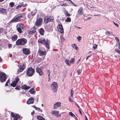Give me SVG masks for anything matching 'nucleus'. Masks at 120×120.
I'll list each match as a JSON object with an SVG mask.
<instances>
[{"label":"nucleus","instance_id":"obj_1","mask_svg":"<svg viewBox=\"0 0 120 120\" xmlns=\"http://www.w3.org/2000/svg\"><path fill=\"white\" fill-rule=\"evenodd\" d=\"M25 15L26 14L24 13L21 14L18 16L12 19L10 22H16L24 21L26 19Z\"/></svg>","mask_w":120,"mask_h":120},{"label":"nucleus","instance_id":"obj_2","mask_svg":"<svg viewBox=\"0 0 120 120\" xmlns=\"http://www.w3.org/2000/svg\"><path fill=\"white\" fill-rule=\"evenodd\" d=\"M38 42L39 43H44L46 47L48 49H49L50 41L48 40L47 39H46L45 38H40L38 40Z\"/></svg>","mask_w":120,"mask_h":120},{"label":"nucleus","instance_id":"obj_3","mask_svg":"<svg viewBox=\"0 0 120 120\" xmlns=\"http://www.w3.org/2000/svg\"><path fill=\"white\" fill-rule=\"evenodd\" d=\"M27 40L25 38H22L18 40L16 42V44L17 45H23L25 44L27 42Z\"/></svg>","mask_w":120,"mask_h":120},{"label":"nucleus","instance_id":"obj_4","mask_svg":"<svg viewBox=\"0 0 120 120\" xmlns=\"http://www.w3.org/2000/svg\"><path fill=\"white\" fill-rule=\"evenodd\" d=\"M34 73V70L31 67H29L26 71L27 75L29 76H31Z\"/></svg>","mask_w":120,"mask_h":120},{"label":"nucleus","instance_id":"obj_5","mask_svg":"<svg viewBox=\"0 0 120 120\" xmlns=\"http://www.w3.org/2000/svg\"><path fill=\"white\" fill-rule=\"evenodd\" d=\"M6 79V74L3 72H0V81L1 82H5Z\"/></svg>","mask_w":120,"mask_h":120},{"label":"nucleus","instance_id":"obj_6","mask_svg":"<svg viewBox=\"0 0 120 120\" xmlns=\"http://www.w3.org/2000/svg\"><path fill=\"white\" fill-rule=\"evenodd\" d=\"M52 90L54 92H56L57 89V84L55 82H53L51 86Z\"/></svg>","mask_w":120,"mask_h":120},{"label":"nucleus","instance_id":"obj_7","mask_svg":"<svg viewBox=\"0 0 120 120\" xmlns=\"http://www.w3.org/2000/svg\"><path fill=\"white\" fill-rule=\"evenodd\" d=\"M43 20V19L41 18H39L37 19L36 21L34 26L38 27L40 26L41 25Z\"/></svg>","mask_w":120,"mask_h":120},{"label":"nucleus","instance_id":"obj_8","mask_svg":"<svg viewBox=\"0 0 120 120\" xmlns=\"http://www.w3.org/2000/svg\"><path fill=\"white\" fill-rule=\"evenodd\" d=\"M19 80V78L18 77H16L15 78L14 81L11 84V86L14 87H15Z\"/></svg>","mask_w":120,"mask_h":120},{"label":"nucleus","instance_id":"obj_9","mask_svg":"<svg viewBox=\"0 0 120 120\" xmlns=\"http://www.w3.org/2000/svg\"><path fill=\"white\" fill-rule=\"evenodd\" d=\"M38 52L39 55L40 56H43L45 55L44 57H43V59L45 58V56L46 54L45 50V49L43 51L40 49H39L38 50Z\"/></svg>","mask_w":120,"mask_h":120},{"label":"nucleus","instance_id":"obj_10","mask_svg":"<svg viewBox=\"0 0 120 120\" xmlns=\"http://www.w3.org/2000/svg\"><path fill=\"white\" fill-rule=\"evenodd\" d=\"M57 28L58 31L61 33L64 32V29L62 24H58Z\"/></svg>","mask_w":120,"mask_h":120},{"label":"nucleus","instance_id":"obj_11","mask_svg":"<svg viewBox=\"0 0 120 120\" xmlns=\"http://www.w3.org/2000/svg\"><path fill=\"white\" fill-rule=\"evenodd\" d=\"M36 29L35 26H34L32 27L30 29V31L29 32V34H32L35 33L36 32Z\"/></svg>","mask_w":120,"mask_h":120},{"label":"nucleus","instance_id":"obj_12","mask_svg":"<svg viewBox=\"0 0 120 120\" xmlns=\"http://www.w3.org/2000/svg\"><path fill=\"white\" fill-rule=\"evenodd\" d=\"M36 71L37 73H38L40 76L42 75L43 74V70H42L39 67H37L36 68Z\"/></svg>","mask_w":120,"mask_h":120},{"label":"nucleus","instance_id":"obj_13","mask_svg":"<svg viewBox=\"0 0 120 120\" xmlns=\"http://www.w3.org/2000/svg\"><path fill=\"white\" fill-rule=\"evenodd\" d=\"M22 51L23 53L25 55H28L30 53V50L26 48H23Z\"/></svg>","mask_w":120,"mask_h":120},{"label":"nucleus","instance_id":"obj_14","mask_svg":"<svg viewBox=\"0 0 120 120\" xmlns=\"http://www.w3.org/2000/svg\"><path fill=\"white\" fill-rule=\"evenodd\" d=\"M25 64H23L19 67V69H18V72H21L23 71L24 69Z\"/></svg>","mask_w":120,"mask_h":120},{"label":"nucleus","instance_id":"obj_15","mask_svg":"<svg viewBox=\"0 0 120 120\" xmlns=\"http://www.w3.org/2000/svg\"><path fill=\"white\" fill-rule=\"evenodd\" d=\"M17 26L20 28L22 30H25L26 28V27L24 24L22 23H18L16 25Z\"/></svg>","mask_w":120,"mask_h":120},{"label":"nucleus","instance_id":"obj_16","mask_svg":"<svg viewBox=\"0 0 120 120\" xmlns=\"http://www.w3.org/2000/svg\"><path fill=\"white\" fill-rule=\"evenodd\" d=\"M34 102V99L32 97H31L29 98L26 102V103L28 104H33Z\"/></svg>","mask_w":120,"mask_h":120},{"label":"nucleus","instance_id":"obj_17","mask_svg":"<svg viewBox=\"0 0 120 120\" xmlns=\"http://www.w3.org/2000/svg\"><path fill=\"white\" fill-rule=\"evenodd\" d=\"M7 13V11L6 9H4L3 8H0V14L6 15Z\"/></svg>","mask_w":120,"mask_h":120},{"label":"nucleus","instance_id":"obj_18","mask_svg":"<svg viewBox=\"0 0 120 120\" xmlns=\"http://www.w3.org/2000/svg\"><path fill=\"white\" fill-rule=\"evenodd\" d=\"M78 13L79 15H82L84 13L83 8L82 7H80L78 11Z\"/></svg>","mask_w":120,"mask_h":120},{"label":"nucleus","instance_id":"obj_19","mask_svg":"<svg viewBox=\"0 0 120 120\" xmlns=\"http://www.w3.org/2000/svg\"><path fill=\"white\" fill-rule=\"evenodd\" d=\"M61 103L60 102H57L55 104L54 106L53 109H55L61 106Z\"/></svg>","mask_w":120,"mask_h":120},{"label":"nucleus","instance_id":"obj_20","mask_svg":"<svg viewBox=\"0 0 120 120\" xmlns=\"http://www.w3.org/2000/svg\"><path fill=\"white\" fill-rule=\"evenodd\" d=\"M30 87L27 86L26 85H24L21 86V88L25 90H27L30 88Z\"/></svg>","mask_w":120,"mask_h":120},{"label":"nucleus","instance_id":"obj_21","mask_svg":"<svg viewBox=\"0 0 120 120\" xmlns=\"http://www.w3.org/2000/svg\"><path fill=\"white\" fill-rule=\"evenodd\" d=\"M51 114H54L55 116H58L59 113V112L58 111L54 110L51 112Z\"/></svg>","mask_w":120,"mask_h":120},{"label":"nucleus","instance_id":"obj_22","mask_svg":"<svg viewBox=\"0 0 120 120\" xmlns=\"http://www.w3.org/2000/svg\"><path fill=\"white\" fill-rule=\"evenodd\" d=\"M54 19V18H52V17L51 18H49V19L48 20H46V22H45V23L46 24H47L48 22H53V23L54 22V21L53 20Z\"/></svg>","mask_w":120,"mask_h":120},{"label":"nucleus","instance_id":"obj_23","mask_svg":"<svg viewBox=\"0 0 120 120\" xmlns=\"http://www.w3.org/2000/svg\"><path fill=\"white\" fill-rule=\"evenodd\" d=\"M44 30L42 28H41L39 30V32L40 34L42 35H44Z\"/></svg>","mask_w":120,"mask_h":120},{"label":"nucleus","instance_id":"obj_24","mask_svg":"<svg viewBox=\"0 0 120 120\" xmlns=\"http://www.w3.org/2000/svg\"><path fill=\"white\" fill-rule=\"evenodd\" d=\"M64 14L67 16H69L71 15L69 13L68 11L65 9V11H64Z\"/></svg>","mask_w":120,"mask_h":120},{"label":"nucleus","instance_id":"obj_25","mask_svg":"<svg viewBox=\"0 0 120 120\" xmlns=\"http://www.w3.org/2000/svg\"><path fill=\"white\" fill-rule=\"evenodd\" d=\"M16 27L17 28V30L20 33H21L22 32V29L18 27L17 26H16Z\"/></svg>","mask_w":120,"mask_h":120},{"label":"nucleus","instance_id":"obj_26","mask_svg":"<svg viewBox=\"0 0 120 120\" xmlns=\"http://www.w3.org/2000/svg\"><path fill=\"white\" fill-rule=\"evenodd\" d=\"M36 12L37 11L36 10H34L31 12L30 14L32 16H33L35 14Z\"/></svg>","mask_w":120,"mask_h":120},{"label":"nucleus","instance_id":"obj_27","mask_svg":"<svg viewBox=\"0 0 120 120\" xmlns=\"http://www.w3.org/2000/svg\"><path fill=\"white\" fill-rule=\"evenodd\" d=\"M37 118L39 120H45V119L44 118L40 116H37Z\"/></svg>","mask_w":120,"mask_h":120},{"label":"nucleus","instance_id":"obj_28","mask_svg":"<svg viewBox=\"0 0 120 120\" xmlns=\"http://www.w3.org/2000/svg\"><path fill=\"white\" fill-rule=\"evenodd\" d=\"M116 41L117 42H118L119 46H118V48L119 49H120V41H119V38H115Z\"/></svg>","mask_w":120,"mask_h":120},{"label":"nucleus","instance_id":"obj_29","mask_svg":"<svg viewBox=\"0 0 120 120\" xmlns=\"http://www.w3.org/2000/svg\"><path fill=\"white\" fill-rule=\"evenodd\" d=\"M51 18V16H50L49 17L48 16H47L44 17V21L45 22H46V20H48L49 18Z\"/></svg>","mask_w":120,"mask_h":120},{"label":"nucleus","instance_id":"obj_30","mask_svg":"<svg viewBox=\"0 0 120 120\" xmlns=\"http://www.w3.org/2000/svg\"><path fill=\"white\" fill-rule=\"evenodd\" d=\"M71 46L74 48H75L76 50L78 49V48L76 45L75 44H72L71 45Z\"/></svg>","mask_w":120,"mask_h":120},{"label":"nucleus","instance_id":"obj_31","mask_svg":"<svg viewBox=\"0 0 120 120\" xmlns=\"http://www.w3.org/2000/svg\"><path fill=\"white\" fill-rule=\"evenodd\" d=\"M71 21V19L69 17H67L65 20V21L66 22H70Z\"/></svg>","mask_w":120,"mask_h":120},{"label":"nucleus","instance_id":"obj_32","mask_svg":"<svg viewBox=\"0 0 120 120\" xmlns=\"http://www.w3.org/2000/svg\"><path fill=\"white\" fill-rule=\"evenodd\" d=\"M29 92L31 94H34L35 93L34 89L33 88H31L29 90Z\"/></svg>","mask_w":120,"mask_h":120},{"label":"nucleus","instance_id":"obj_33","mask_svg":"<svg viewBox=\"0 0 120 120\" xmlns=\"http://www.w3.org/2000/svg\"><path fill=\"white\" fill-rule=\"evenodd\" d=\"M4 29L2 28H0V34L4 32Z\"/></svg>","mask_w":120,"mask_h":120},{"label":"nucleus","instance_id":"obj_34","mask_svg":"<svg viewBox=\"0 0 120 120\" xmlns=\"http://www.w3.org/2000/svg\"><path fill=\"white\" fill-rule=\"evenodd\" d=\"M65 63L68 65L70 66V64L69 63V61L68 60H65Z\"/></svg>","mask_w":120,"mask_h":120},{"label":"nucleus","instance_id":"obj_35","mask_svg":"<svg viewBox=\"0 0 120 120\" xmlns=\"http://www.w3.org/2000/svg\"><path fill=\"white\" fill-rule=\"evenodd\" d=\"M47 74L48 75V76L49 77L50 76V70H47Z\"/></svg>","mask_w":120,"mask_h":120},{"label":"nucleus","instance_id":"obj_36","mask_svg":"<svg viewBox=\"0 0 120 120\" xmlns=\"http://www.w3.org/2000/svg\"><path fill=\"white\" fill-rule=\"evenodd\" d=\"M69 115L71 116L74 117L75 116V115H74V114L71 112H69Z\"/></svg>","mask_w":120,"mask_h":120},{"label":"nucleus","instance_id":"obj_37","mask_svg":"<svg viewBox=\"0 0 120 120\" xmlns=\"http://www.w3.org/2000/svg\"><path fill=\"white\" fill-rule=\"evenodd\" d=\"M36 110L42 112V110L40 109V108L36 107L35 109Z\"/></svg>","mask_w":120,"mask_h":120},{"label":"nucleus","instance_id":"obj_38","mask_svg":"<svg viewBox=\"0 0 120 120\" xmlns=\"http://www.w3.org/2000/svg\"><path fill=\"white\" fill-rule=\"evenodd\" d=\"M14 3L13 2L10 3L9 5H10L11 7H12L14 6Z\"/></svg>","mask_w":120,"mask_h":120},{"label":"nucleus","instance_id":"obj_39","mask_svg":"<svg viewBox=\"0 0 120 120\" xmlns=\"http://www.w3.org/2000/svg\"><path fill=\"white\" fill-rule=\"evenodd\" d=\"M22 6H23L22 5H19L16 7V9H18L21 8Z\"/></svg>","mask_w":120,"mask_h":120},{"label":"nucleus","instance_id":"obj_40","mask_svg":"<svg viewBox=\"0 0 120 120\" xmlns=\"http://www.w3.org/2000/svg\"><path fill=\"white\" fill-rule=\"evenodd\" d=\"M74 93V91L73 90V89L72 88L71 89V97H72Z\"/></svg>","mask_w":120,"mask_h":120},{"label":"nucleus","instance_id":"obj_41","mask_svg":"<svg viewBox=\"0 0 120 120\" xmlns=\"http://www.w3.org/2000/svg\"><path fill=\"white\" fill-rule=\"evenodd\" d=\"M75 61L74 58H71L70 61V63H71L73 64Z\"/></svg>","mask_w":120,"mask_h":120},{"label":"nucleus","instance_id":"obj_42","mask_svg":"<svg viewBox=\"0 0 120 120\" xmlns=\"http://www.w3.org/2000/svg\"><path fill=\"white\" fill-rule=\"evenodd\" d=\"M97 47V45L96 44H94L93 47V48L94 49H95Z\"/></svg>","mask_w":120,"mask_h":120},{"label":"nucleus","instance_id":"obj_43","mask_svg":"<svg viewBox=\"0 0 120 120\" xmlns=\"http://www.w3.org/2000/svg\"><path fill=\"white\" fill-rule=\"evenodd\" d=\"M115 51L117 52L118 53L120 54V50H119L117 49H115Z\"/></svg>","mask_w":120,"mask_h":120},{"label":"nucleus","instance_id":"obj_44","mask_svg":"<svg viewBox=\"0 0 120 120\" xmlns=\"http://www.w3.org/2000/svg\"><path fill=\"white\" fill-rule=\"evenodd\" d=\"M8 46L9 48H11L12 47V45L11 44H8Z\"/></svg>","mask_w":120,"mask_h":120},{"label":"nucleus","instance_id":"obj_45","mask_svg":"<svg viewBox=\"0 0 120 120\" xmlns=\"http://www.w3.org/2000/svg\"><path fill=\"white\" fill-rule=\"evenodd\" d=\"M20 88V87L19 86H17L15 88V89L18 90H19Z\"/></svg>","mask_w":120,"mask_h":120},{"label":"nucleus","instance_id":"obj_46","mask_svg":"<svg viewBox=\"0 0 120 120\" xmlns=\"http://www.w3.org/2000/svg\"><path fill=\"white\" fill-rule=\"evenodd\" d=\"M60 40L61 42H63L64 40V38H60Z\"/></svg>","mask_w":120,"mask_h":120},{"label":"nucleus","instance_id":"obj_47","mask_svg":"<svg viewBox=\"0 0 120 120\" xmlns=\"http://www.w3.org/2000/svg\"><path fill=\"white\" fill-rule=\"evenodd\" d=\"M113 22L114 23V24H115V25L117 27H119V26L116 23H115V22H114L113 21Z\"/></svg>","mask_w":120,"mask_h":120},{"label":"nucleus","instance_id":"obj_48","mask_svg":"<svg viewBox=\"0 0 120 120\" xmlns=\"http://www.w3.org/2000/svg\"><path fill=\"white\" fill-rule=\"evenodd\" d=\"M9 82H8V81H7L6 82V83L5 84V86H7L8 85V83Z\"/></svg>","mask_w":120,"mask_h":120},{"label":"nucleus","instance_id":"obj_49","mask_svg":"<svg viewBox=\"0 0 120 120\" xmlns=\"http://www.w3.org/2000/svg\"><path fill=\"white\" fill-rule=\"evenodd\" d=\"M68 99H69V100L70 102H73V100L71 99V98L70 97H69Z\"/></svg>","mask_w":120,"mask_h":120},{"label":"nucleus","instance_id":"obj_50","mask_svg":"<svg viewBox=\"0 0 120 120\" xmlns=\"http://www.w3.org/2000/svg\"><path fill=\"white\" fill-rule=\"evenodd\" d=\"M17 38H12V40L13 41H16L17 39Z\"/></svg>","mask_w":120,"mask_h":120},{"label":"nucleus","instance_id":"obj_51","mask_svg":"<svg viewBox=\"0 0 120 120\" xmlns=\"http://www.w3.org/2000/svg\"><path fill=\"white\" fill-rule=\"evenodd\" d=\"M11 38H18V36L16 35H14Z\"/></svg>","mask_w":120,"mask_h":120},{"label":"nucleus","instance_id":"obj_52","mask_svg":"<svg viewBox=\"0 0 120 120\" xmlns=\"http://www.w3.org/2000/svg\"><path fill=\"white\" fill-rule=\"evenodd\" d=\"M31 15L30 14H29L28 15V17L29 18H31V17L30 16V15Z\"/></svg>","mask_w":120,"mask_h":120},{"label":"nucleus","instance_id":"obj_53","mask_svg":"<svg viewBox=\"0 0 120 120\" xmlns=\"http://www.w3.org/2000/svg\"><path fill=\"white\" fill-rule=\"evenodd\" d=\"M75 104L77 106L78 108H79V109H80V108L79 106V105L77 104L75 102Z\"/></svg>","mask_w":120,"mask_h":120},{"label":"nucleus","instance_id":"obj_54","mask_svg":"<svg viewBox=\"0 0 120 120\" xmlns=\"http://www.w3.org/2000/svg\"><path fill=\"white\" fill-rule=\"evenodd\" d=\"M77 73L78 74V75L80 74H81L80 72L78 70L77 71Z\"/></svg>","mask_w":120,"mask_h":120},{"label":"nucleus","instance_id":"obj_55","mask_svg":"<svg viewBox=\"0 0 120 120\" xmlns=\"http://www.w3.org/2000/svg\"><path fill=\"white\" fill-rule=\"evenodd\" d=\"M105 33H106V34H110V33L109 31H106L105 32Z\"/></svg>","mask_w":120,"mask_h":120},{"label":"nucleus","instance_id":"obj_56","mask_svg":"<svg viewBox=\"0 0 120 120\" xmlns=\"http://www.w3.org/2000/svg\"><path fill=\"white\" fill-rule=\"evenodd\" d=\"M64 4V6H68V4L67 3H65Z\"/></svg>","mask_w":120,"mask_h":120},{"label":"nucleus","instance_id":"obj_57","mask_svg":"<svg viewBox=\"0 0 120 120\" xmlns=\"http://www.w3.org/2000/svg\"><path fill=\"white\" fill-rule=\"evenodd\" d=\"M79 41H80L81 40V38H77Z\"/></svg>","mask_w":120,"mask_h":120},{"label":"nucleus","instance_id":"obj_58","mask_svg":"<svg viewBox=\"0 0 120 120\" xmlns=\"http://www.w3.org/2000/svg\"><path fill=\"white\" fill-rule=\"evenodd\" d=\"M91 55H90V56H88L86 58V60H87L88 59V58L89 57H90V56Z\"/></svg>","mask_w":120,"mask_h":120},{"label":"nucleus","instance_id":"obj_59","mask_svg":"<svg viewBox=\"0 0 120 120\" xmlns=\"http://www.w3.org/2000/svg\"><path fill=\"white\" fill-rule=\"evenodd\" d=\"M50 79H51V78H50V77L49 76V78L48 79V81H50Z\"/></svg>","mask_w":120,"mask_h":120},{"label":"nucleus","instance_id":"obj_60","mask_svg":"<svg viewBox=\"0 0 120 120\" xmlns=\"http://www.w3.org/2000/svg\"><path fill=\"white\" fill-rule=\"evenodd\" d=\"M34 111H33V112H32L31 113V115H33L34 114Z\"/></svg>","mask_w":120,"mask_h":120},{"label":"nucleus","instance_id":"obj_61","mask_svg":"<svg viewBox=\"0 0 120 120\" xmlns=\"http://www.w3.org/2000/svg\"><path fill=\"white\" fill-rule=\"evenodd\" d=\"M79 112L80 113L81 115H82V112H81V111L80 110V109H79Z\"/></svg>","mask_w":120,"mask_h":120},{"label":"nucleus","instance_id":"obj_62","mask_svg":"<svg viewBox=\"0 0 120 120\" xmlns=\"http://www.w3.org/2000/svg\"><path fill=\"white\" fill-rule=\"evenodd\" d=\"M85 120H88L86 116H85Z\"/></svg>","mask_w":120,"mask_h":120},{"label":"nucleus","instance_id":"obj_63","mask_svg":"<svg viewBox=\"0 0 120 120\" xmlns=\"http://www.w3.org/2000/svg\"><path fill=\"white\" fill-rule=\"evenodd\" d=\"M33 107H34V108L35 109H36V107L35 105H33Z\"/></svg>","mask_w":120,"mask_h":120},{"label":"nucleus","instance_id":"obj_64","mask_svg":"<svg viewBox=\"0 0 120 120\" xmlns=\"http://www.w3.org/2000/svg\"><path fill=\"white\" fill-rule=\"evenodd\" d=\"M73 4L74 6H76V5L75 4H74V3H73Z\"/></svg>","mask_w":120,"mask_h":120}]
</instances>
